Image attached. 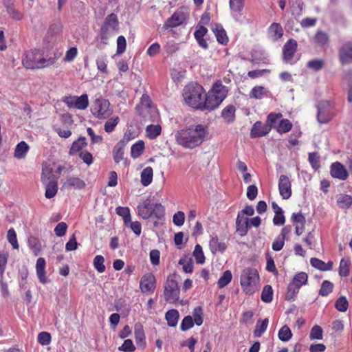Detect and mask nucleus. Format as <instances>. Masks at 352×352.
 I'll use <instances>...</instances> for the list:
<instances>
[{"label":"nucleus","mask_w":352,"mask_h":352,"mask_svg":"<svg viewBox=\"0 0 352 352\" xmlns=\"http://www.w3.org/2000/svg\"><path fill=\"white\" fill-rule=\"evenodd\" d=\"M292 127V122L288 119L284 118L280 120L276 129L278 133L282 134L289 132Z\"/></svg>","instance_id":"obj_47"},{"label":"nucleus","mask_w":352,"mask_h":352,"mask_svg":"<svg viewBox=\"0 0 352 352\" xmlns=\"http://www.w3.org/2000/svg\"><path fill=\"white\" fill-rule=\"evenodd\" d=\"M207 135L206 127L199 124L177 131L175 139L178 145L185 148L193 149L205 141Z\"/></svg>","instance_id":"obj_2"},{"label":"nucleus","mask_w":352,"mask_h":352,"mask_svg":"<svg viewBox=\"0 0 352 352\" xmlns=\"http://www.w3.org/2000/svg\"><path fill=\"white\" fill-rule=\"evenodd\" d=\"M118 19L116 14H109L104 19V24L101 28V37L102 40L107 39L111 34L115 36V32L118 27Z\"/></svg>","instance_id":"obj_11"},{"label":"nucleus","mask_w":352,"mask_h":352,"mask_svg":"<svg viewBox=\"0 0 352 352\" xmlns=\"http://www.w3.org/2000/svg\"><path fill=\"white\" fill-rule=\"evenodd\" d=\"M268 318H265L261 320L259 319L255 326V329L253 332V335L254 338H260L262 335L265 332L267 326H268Z\"/></svg>","instance_id":"obj_33"},{"label":"nucleus","mask_w":352,"mask_h":352,"mask_svg":"<svg viewBox=\"0 0 352 352\" xmlns=\"http://www.w3.org/2000/svg\"><path fill=\"white\" fill-rule=\"evenodd\" d=\"M162 132V127L160 124H149L146 128V137L150 140L155 139Z\"/></svg>","instance_id":"obj_38"},{"label":"nucleus","mask_w":352,"mask_h":352,"mask_svg":"<svg viewBox=\"0 0 352 352\" xmlns=\"http://www.w3.org/2000/svg\"><path fill=\"white\" fill-rule=\"evenodd\" d=\"M259 280L258 272L253 267L243 270L240 278L241 287L246 295H252L256 290V283Z\"/></svg>","instance_id":"obj_6"},{"label":"nucleus","mask_w":352,"mask_h":352,"mask_svg":"<svg viewBox=\"0 0 352 352\" xmlns=\"http://www.w3.org/2000/svg\"><path fill=\"white\" fill-rule=\"evenodd\" d=\"M138 215L144 219L155 218L157 220H164L165 208L160 202H155L151 197H148L137 206Z\"/></svg>","instance_id":"obj_5"},{"label":"nucleus","mask_w":352,"mask_h":352,"mask_svg":"<svg viewBox=\"0 0 352 352\" xmlns=\"http://www.w3.org/2000/svg\"><path fill=\"white\" fill-rule=\"evenodd\" d=\"M213 32L219 43L227 44L228 42V37L226 34V32L221 25H217L213 30Z\"/></svg>","instance_id":"obj_40"},{"label":"nucleus","mask_w":352,"mask_h":352,"mask_svg":"<svg viewBox=\"0 0 352 352\" xmlns=\"http://www.w3.org/2000/svg\"><path fill=\"white\" fill-rule=\"evenodd\" d=\"M152 106H153V104L151 98L146 94H144L141 96L140 103L136 106L135 109L138 111L140 109H143L144 108H148Z\"/></svg>","instance_id":"obj_57"},{"label":"nucleus","mask_w":352,"mask_h":352,"mask_svg":"<svg viewBox=\"0 0 352 352\" xmlns=\"http://www.w3.org/2000/svg\"><path fill=\"white\" fill-rule=\"evenodd\" d=\"M298 45H283L282 60L284 63L294 65L300 59V55L297 54Z\"/></svg>","instance_id":"obj_12"},{"label":"nucleus","mask_w":352,"mask_h":352,"mask_svg":"<svg viewBox=\"0 0 352 352\" xmlns=\"http://www.w3.org/2000/svg\"><path fill=\"white\" fill-rule=\"evenodd\" d=\"M61 56V52L53 49L28 51L22 58L25 68L31 70L43 69L55 66Z\"/></svg>","instance_id":"obj_1"},{"label":"nucleus","mask_w":352,"mask_h":352,"mask_svg":"<svg viewBox=\"0 0 352 352\" xmlns=\"http://www.w3.org/2000/svg\"><path fill=\"white\" fill-rule=\"evenodd\" d=\"M232 275L230 270L225 271L217 281L219 288H223L232 280Z\"/></svg>","instance_id":"obj_49"},{"label":"nucleus","mask_w":352,"mask_h":352,"mask_svg":"<svg viewBox=\"0 0 352 352\" xmlns=\"http://www.w3.org/2000/svg\"><path fill=\"white\" fill-rule=\"evenodd\" d=\"M251 61L256 64H267L269 63V58L264 50L254 49L251 52Z\"/></svg>","instance_id":"obj_23"},{"label":"nucleus","mask_w":352,"mask_h":352,"mask_svg":"<svg viewBox=\"0 0 352 352\" xmlns=\"http://www.w3.org/2000/svg\"><path fill=\"white\" fill-rule=\"evenodd\" d=\"M333 287L334 285L331 281L327 280H323L318 294L321 296H327L333 292Z\"/></svg>","instance_id":"obj_45"},{"label":"nucleus","mask_w":352,"mask_h":352,"mask_svg":"<svg viewBox=\"0 0 352 352\" xmlns=\"http://www.w3.org/2000/svg\"><path fill=\"white\" fill-rule=\"evenodd\" d=\"M268 34L274 41L280 38L283 35V30L282 26L277 23H273L268 28Z\"/></svg>","instance_id":"obj_31"},{"label":"nucleus","mask_w":352,"mask_h":352,"mask_svg":"<svg viewBox=\"0 0 352 352\" xmlns=\"http://www.w3.org/2000/svg\"><path fill=\"white\" fill-rule=\"evenodd\" d=\"M61 32V25L60 23H56L52 24L47 32L45 38L47 42L52 41L54 37H56Z\"/></svg>","instance_id":"obj_39"},{"label":"nucleus","mask_w":352,"mask_h":352,"mask_svg":"<svg viewBox=\"0 0 352 352\" xmlns=\"http://www.w3.org/2000/svg\"><path fill=\"white\" fill-rule=\"evenodd\" d=\"M179 317V311L175 309L168 310L165 314V319L167 321V324L170 327H174L177 325Z\"/></svg>","instance_id":"obj_32"},{"label":"nucleus","mask_w":352,"mask_h":352,"mask_svg":"<svg viewBox=\"0 0 352 352\" xmlns=\"http://www.w3.org/2000/svg\"><path fill=\"white\" fill-rule=\"evenodd\" d=\"M192 316L194 318V324H195L197 326H201L204 322L203 309L201 307H196L192 311Z\"/></svg>","instance_id":"obj_54"},{"label":"nucleus","mask_w":352,"mask_h":352,"mask_svg":"<svg viewBox=\"0 0 352 352\" xmlns=\"http://www.w3.org/2000/svg\"><path fill=\"white\" fill-rule=\"evenodd\" d=\"M330 175L333 178L338 179L342 181L346 180L349 177V173L344 166L339 162L331 164L330 166Z\"/></svg>","instance_id":"obj_17"},{"label":"nucleus","mask_w":352,"mask_h":352,"mask_svg":"<svg viewBox=\"0 0 352 352\" xmlns=\"http://www.w3.org/2000/svg\"><path fill=\"white\" fill-rule=\"evenodd\" d=\"M270 91L263 86H255L250 92V97L256 100H261L265 96H268Z\"/></svg>","instance_id":"obj_28"},{"label":"nucleus","mask_w":352,"mask_h":352,"mask_svg":"<svg viewBox=\"0 0 352 352\" xmlns=\"http://www.w3.org/2000/svg\"><path fill=\"white\" fill-rule=\"evenodd\" d=\"M337 204L340 208L347 210L352 205V197L347 194H340L338 197Z\"/></svg>","instance_id":"obj_35"},{"label":"nucleus","mask_w":352,"mask_h":352,"mask_svg":"<svg viewBox=\"0 0 352 352\" xmlns=\"http://www.w3.org/2000/svg\"><path fill=\"white\" fill-rule=\"evenodd\" d=\"M334 306L338 311L345 312L349 308V301L346 296H341L336 300Z\"/></svg>","instance_id":"obj_48"},{"label":"nucleus","mask_w":352,"mask_h":352,"mask_svg":"<svg viewBox=\"0 0 352 352\" xmlns=\"http://www.w3.org/2000/svg\"><path fill=\"white\" fill-rule=\"evenodd\" d=\"M88 106V96L87 94H82L80 97L76 96L75 99V107L74 108L78 109H85Z\"/></svg>","instance_id":"obj_56"},{"label":"nucleus","mask_w":352,"mask_h":352,"mask_svg":"<svg viewBox=\"0 0 352 352\" xmlns=\"http://www.w3.org/2000/svg\"><path fill=\"white\" fill-rule=\"evenodd\" d=\"M156 287V279L153 274L147 273L142 276L140 289L143 294H153Z\"/></svg>","instance_id":"obj_13"},{"label":"nucleus","mask_w":352,"mask_h":352,"mask_svg":"<svg viewBox=\"0 0 352 352\" xmlns=\"http://www.w3.org/2000/svg\"><path fill=\"white\" fill-rule=\"evenodd\" d=\"M308 160L314 170L320 168V156L317 152H312L309 153Z\"/></svg>","instance_id":"obj_60"},{"label":"nucleus","mask_w":352,"mask_h":352,"mask_svg":"<svg viewBox=\"0 0 352 352\" xmlns=\"http://www.w3.org/2000/svg\"><path fill=\"white\" fill-rule=\"evenodd\" d=\"M153 170L151 166H147L141 173V183L144 186H148L153 180Z\"/></svg>","instance_id":"obj_36"},{"label":"nucleus","mask_w":352,"mask_h":352,"mask_svg":"<svg viewBox=\"0 0 352 352\" xmlns=\"http://www.w3.org/2000/svg\"><path fill=\"white\" fill-rule=\"evenodd\" d=\"M339 60L342 65L352 63V45H342L339 50Z\"/></svg>","instance_id":"obj_20"},{"label":"nucleus","mask_w":352,"mask_h":352,"mask_svg":"<svg viewBox=\"0 0 352 352\" xmlns=\"http://www.w3.org/2000/svg\"><path fill=\"white\" fill-rule=\"evenodd\" d=\"M120 118L118 116H115L108 119L104 126V131L110 133L115 130L116 126L119 123Z\"/></svg>","instance_id":"obj_52"},{"label":"nucleus","mask_w":352,"mask_h":352,"mask_svg":"<svg viewBox=\"0 0 352 352\" xmlns=\"http://www.w3.org/2000/svg\"><path fill=\"white\" fill-rule=\"evenodd\" d=\"M189 16L188 9L184 6L178 8L169 18L164 22V28L165 29L178 27L186 22Z\"/></svg>","instance_id":"obj_9"},{"label":"nucleus","mask_w":352,"mask_h":352,"mask_svg":"<svg viewBox=\"0 0 352 352\" xmlns=\"http://www.w3.org/2000/svg\"><path fill=\"white\" fill-rule=\"evenodd\" d=\"M176 276V273L170 274L164 284V298L167 302L170 304L176 302L179 298L180 289L175 279Z\"/></svg>","instance_id":"obj_8"},{"label":"nucleus","mask_w":352,"mask_h":352,"mask_svg":"<svg viewBox=\"0 0 352 352\" xmlns=\"http://www.w3.org/2000/svg\"><path fill=\"white\" fill-rule=\"evenodd\" d=\"M122 142H118L113 148V157L115 163L118 164L124 160V147Z\"/></svg>","instance_id":"obj_30"},{"label":"nucleus","mask_w":352,"mask_h":352,"mask_svg":"<svg viewBox=\"0 0 352 352\" xmlns=\"http://www.w3.org/2000/svg\"><path fill=\"white\" fill-rule=\"evenodd\" d=\"M91 113L98 119L107 118L111 114L110 102L104 98H98L90 109Z\"/></svg>","instance_id":"obj_10"},{"label":"nucleus","mask_w":352,"mask_h":352,"mask_svg":"<svg viewBox=\"0 0 352 352\" xmlns=\"http://www.w3.org/2000/svg\"><path fill=\"white\" fill-rule=\"evenodd\" d=\"M317 119L320 123L326 124L331 120L332 116L331 113L325 110L323 104L320 103L317 106Z\"/></svg>","instance_id":"obj_29"},{"label":"nucleus","mask_w":352,"mask_h":352,"mask_svg":"<svg viewBox=\"0 0 352 352\" xmlns=\"http://www.w3.org/2000/svg\"><path fill=\"white\" fill-rule=\"evenodd\" d=\"M322 327L315 325L311 329L309 338L311 340H321L322 338Z\"/></svg>","instance_id":"obj_62"},{"label":"nucleus","mask_w":352,"mask_h":352,"mask_svg":"<svg viewBox=\"0 0 352 352\" xmlns=\"http://www.w3.org/2000/svg\"><path fill=\"white\" fill-rule=\"evenodd\" d=\"M250 228L249 219L241 215V212H238L236 219V232L241 236H244L248 234Z\"/></svg>","instance_id":"obj_19"},{"label":"nucleus","mask_w":352,"mask_h":352,"mask_svg":"<svg viewBox=\"0 0 352 352\" xmlns=\"http://www.w3.org/2000/svg\"><path fill=\"white\" fill-rule=\"evenodd\" d=\"M271 131L269 124H263L261 121H256L250 131L251 138H261L266 135Z\"/></svg>","instance_id":"obj_18"},{"label":"nucleus","mask_w":352,"mask_h":352,"mask_svg":"<svg viewBox=\"0 0 352 352\" xmlns=\"http://www.w3.org/2000/svg\"><path fill=\"white\" fill-rule=\"evenodd\" d=\"M209 246L210 251L215 254L217 252H221L223 253L226 250V245L224 242H221L219 240V238L217 236H214L211 237L210 241H209Z\"/></svg>","instance_id":"obj_25"},{"label":"nucleus","mask_w":352,"mask_h":352,"mask_svg":"<svg viewBox=\"0 0 352 352\" xmlns=\"http://www.w3.org/2000/svg\"><path fill=\"white\" fill-rule=\"evenodd\" d=\"M43 184L45 186V197L47 199L53 198L58 191V182L53 181Z\"/></svg>","instance_id":"obj_41"},{"label":"nucleus","mask_w":352,"mask_h":352,"mask_svg":"<svg viewBox=\"0 0 352 352\" xmlns=\"http://www.w3.org/2000/svg\"><path fill=\"white\" fill-rule=\"evenodd\" d=\"M350 261L342 258L340 260V265L338 268V274L341 277H346L349 275L350 270Z\"/></svg>","instance_id":"obj_43"},{"label":"nucleus","mask_w":352,"mask_h":352,"mask_svg":"<svg viewBox=\"0 0 352 352\" xmlns=\"http://www.w3.org/2000/svg\"><path fill=\"white\" fill-rule=\"evenodd\" d=\"M310 264L313 267L324 272L332 270L333 265L331 261L325 263L318 258H311L310 259Z\"/></svg>","instance_id":"obj_26"},{"label":"nucleus","mask_w":352,"mask_h":352,"mask_svg":"<svg viewBox=\"0 0 352 352\" xmlns=\"http://www.w3.org/2000/svg\"><path fill=\"white\" fill-rule=\"evenodd\" d=\"M205 89L197 82L186 85L182 92L185 103L191 108L201 111Z\"/></svg>","instance_id":"obj_4"},{"label":"nucleus","mask_w":352,"mask_h":352,"mask_svg":"<svg viewBox=\"0 0 352 352\" xmlns=\"http://www.w3.org/2000/svg\"><path fill=\"white\" fill-rule=\"evenodd\" d=\"M228 89L221 81L214 82L210 89L205 91L201 111H212L219 107L223 101L226 98Z\"/></svg>","instance_id":"obj_3"},{"label":"nucleus","mask_w":352,"mask_h":352,"mask_svg":"<svg viewBox=\"0 0 352 352\" xmlns=\"http://www.w3.org/2000/svg\"><path fill=\"white\" fill-rule=\"evenodd\" d=\"M193 256L197 264H204L205 263V256L202 248L199 244L195 245Z\"/></svg>","instance_id":"obj_55"},{"label":"nucleus","mask_w":352,"mask_h":352,"mask_svg":"<svg viewBox=\"0 0 352 352\" xmlns=\"http://www.w3.org/2000/svg\"><path fill=\"white\" fill-rule=\"evenodd\" d=\"M278 190L283 199H288L292 195V184L287 175H281L278 181Z\"/></svg>","instance_id":"obj_16"},{"label":"nucleus","mask_w":352,"mask_h":352,"mask_svg":"<svg viewBox=\"0 0 352 352\" xmlns=\"http://www.w3.org/2000/svg\"><path fill=\"white\" fill-rule=\"evenodd\" d=\"M292 221L294 225L300 223L302 227H305V217L301 212H294L291 217Z\"/></svg>","instance_id":"obj_64"},{"label":"nucleus","mask_w":352,"mask_h":352,"mask_svg":"<svg viewBox=\"0 0 352 352\" xmlns=\"http://www.w3.org/2000/svg\"><path fill=\"white\" fill-rule=\"evenodd\" d=\"M116 212L117 214L122 217L124 225H127L130 222L131 217L129 208L118 206L116 208Z\"/></svg>","instance_id":"obj_44"},{"label":"nucleus","mask_w":352,"mask_h":352,"mask_svg":"<svg viewBox=\"0 0 352 352\" xmlns=\"http://www.w3.org/2000/svg\"><path fill=\"white\" fill-rule=\"evenodd\" d=\"M38 342L44 346L47 345L51 342V335L48 332L43 331L38 333Z\"/></svg>","instance_id":"obj_63"},{"label":"nucleus","mask_w":352,"mask_h":352,"mask_svg":"<svg viewBox=\"0 0 352 352\" xmlns=\"http://www.w3.org/2000/svg\"><path fill=\"white\" fill-rule=\"evenodd\" d=\"M186 258H182L179 260L178 264L182 265L183 270L185 273L190 274L193 272L194 265L191 258H189L188 261Z\"/></svg>","instance_id":"obj_50"},{"label":"nucleus","mask_w":352,"mask_h":352,"mask_svg":"<svg viewBox=\"0 0 352 352\" xmlns=\"http://www.w3.org/2000/svg\"><path fill=\"white\" fill-rule=\"evenodd\" d=\"M273 289L270 285H266L263 287L261 292V300L264 302L269 303L273 300Z\"/></svg>","instance_id":"obj_42"},{"label":"nucleus","mask_w":352,"mask_h":352,"mask_svg":"<svg viewBox=\"0 0 352 352\" xmlns=\"http://www.w3.org/2000/svg\"><path fill=\"white\" fill-rule=\"evenodd\" d=\"M104 263V258L102 255H97L94 258L93 265L98 273H103L105 271L106 267Z\"/></svg>","instance_id":"obj_53"},{"label":"nucleus","mask_w":352,"mask_h":352,"mask_svg":"<svg viewBox=\"0 0 352 352\" xmlns=\"http://www.w3.org/2000/svg\"><path fill=\"white\" fill-rule=\"evenodd\" d=\"M58 176L54 173L53 168L50 165H43L42 168L41 182L43 184L50 183V182H58Z\"/></svg>","instance_id":"obj_22"},{"label":"nucleus","mask_w":352,"mask_h":352,"mask_svg":"<svg viewBox=\"0 0 352 352\" xmlns=\"http://www.w3.org/2000/svg\"><path fill=\"white\" fill-rule=\"evenodd\" d=\"M87 146L86 138L85 137L79 138L76 141H74L70 148L69 154H78L83 162L88 164V152L82 151V149Z\"/></svg>","instance_id":"obj_14"},{"label":"nucleus","mask_w":352,"mask_h":352,"mask_svg":"<svg viewBox=\"0 0 352 352\" xmlns=\"http://www.w3.org/2000/svg\"><path fill=\"white\" fill-rule=\"evenodd\" d=\"M236 108L234 104H228L221 112V117L228 124L233 123L236 120Z\"/></svg>","instance_id":"obj_21"},{"label":"nucleus","mask_w":352,"mask_h":352,"mask_svg":"<svg viewBox=\"0 0 352 352\" xmlns=\"http://www.w3.org/2000/svg\"><path fill=\"white\" fill-rule=\"evenodd\" d=\"M194 326L193 318L190 316H185L180 324V329L182 331H186Z\"/></svg>","instance_id":"obj_61"},{"label":"nucleus","mask_w":352,"mask_h":352,"mask_svg":"<svg viewBox=\"0 0 352 352\" xmlns=\"http://www.w3.org/2000/svg\"><path fill=\"white\" fill-rule=\"evenodd\" d=\"M7 239L14 249H19V246L17 241L16 233L13 228L8 230L7 233Z\"/></svg>","instance_id":"obj_59"},{"label":"nucleus","mask_w":352,"mask_h":352,"mask_svg":"<svg viewBox=\"0 0 352 352\" xmlns=\"http://www.w3.org/2000/svg\"><path fill=\"white\" fill-rule=\"evenodd\" d=\"M324 65V62L322 59L314 58L311 59L307 63V67L312 69L314 72L321 70Z\"/></svg>","instance_id":"obj_51"},{"label":"nucleus","mask_w":352,"mask_h":352,"mask_svg":"<svg viewBox=\"0 0 352 352\" xmlns=\"http://www.w3.org/2000/svg\"><path fill=\"white\" fill-rule=\"evenodd\" d=\"M135 340L136 344L138 346H140L141 347H144L146 345V338H145V333L144 331V329L142 328V325L135 327Z\"/></svg>","instance_id":"obj_34"},{"label":"nucleus","mask_w":352,"mask_h":352,"mask_svg":"<svg viewBox=\"0 0 352 352\" xmlns=\"http://www.w3.org/2000/svg\"><path fill=\"white\" fill-rule=\"evenodd\" d=\"M307 283L308 274L306 272H300L296 274L287 285L285 300L288 302L294 301L300 287L306 285Z\"/></svg>","instance_id":"obj_7"},{"label":"nucleus","mask_w":352,"mask_h":352,"mask_svg":"<svg viewBox=\"0 0 352 352\" xmlns=\"http://www.w3.org/2000/svg\"><path fill=\"white\" fill-rule=\"evenodd\" d=\"M46 262L44 258L40 257L37 259L36 263V275L39 281L44 284L46 283L47 280L45 272Z\"/></svg>","instance_id":"obj_24"},{"label":"nucleus","mask_w":352,"mask_h":352,"mask_svg":"<svg viewBox=\"0 0 352 352\" xmlns=\"http://www.w3.org/2000/svg\"><path fill=\"white\" fill-rule=\"evenodd\" d=\"M207 31V28L204 26H199L195 31L194 36L199 44H206L204 40V36Z\"/></svg>","instance_id":"obj_58"},{"label":"nucleus","mask_w":352,"mask_h":352,"mask_svg":"<svg viewBox=\"0 0 352 352\" xmlns=\"http://www.w3.org/2000/svg\"><path fill=\"white\" fill-rule=\"evenodd\" d=\"M144 122H156L160 119V114L155 106L144 108L137 111Z\"/></svg>","instance_id":"obj_15"},{"label":"nucleus","mask_w":352,"mask_h":352,"mask_svg":"<svg viewBox=\"0 0 352 352\" xmlns=\"http://www.w3.org/2000/svg\"><path fill=\"white\" fill-rule=\"evenodd\" d=\"M29 150V145L25 141H21L16 146L14 156L18 160L24 159Z\"/></svg>","instance_id":"obj_27"},{"label":"nucleus","mask_w":352,"mask_h":352,"mask_svg":"<svg viewBox=\"0 0 352 352\" xmlns=\"http://www.w3.org/2000/svg\"><path fill=\"white\" fill-rule=\"evenodd\" d=\"M292 332L287 325L283 326L278 331V336L282 342H288L292 337Z\"/></svg>","instance_id":"obj_46"},{"label":"nucleus","mask_w":352,"mask_h":352,"mask_svg":"<svg viewBox=\"0 0 352 352\" xmlns=\"http://www.w3.org/2000/svg\"><path fill=\"white\" fill-rule=\"evenodd\" d=\"M145 148L144 142L143 140H138L131 146V156L133 159L139 157L143 153Z\"/></svg>","instance_id":"obj_37"}]
</instances>
